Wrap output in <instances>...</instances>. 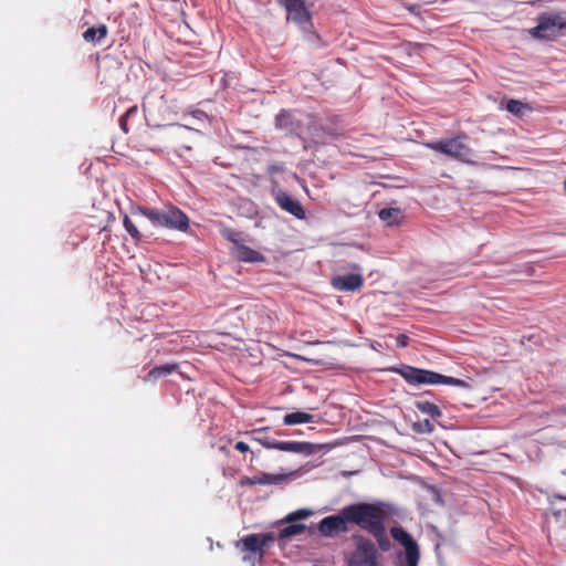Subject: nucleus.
I'll return each instance as SVG.
<instances>
[{
	"label": "nucleus",
	"instance_id": "30",
	"mask_svg": "<svg viewBox=\"0 0 566 566\" xmlns=\"http://www.w3.org/2000/svg\"><path fill=\"white\" fill-rule=\"evenodd\" d=\"M557 412L566 416V405L558 407Z\"/></svg>",
	"mask_w": 566,
	"mask_h": 566
},
{
	"label": "nucleus",
	"instance_id": "2",
	"mask_svg": "<svg viewBox=\"0 0 566 566\" xmlns=\"http://www.w3.org/2000/svg\"><path fill=\"white\" fill-rule=\"evenodd\" d=\"M275 539L274 533H253L237 541L234 546L242 554L244 563L255 566L263 560L266 549Z\"/></svg>",
	"mask_w": 566,
	"mask_h": 566
},
{
	"label": "nucleus",
	"instance_id": "32",
	"mask_svg": "<svg viewBox=\"0 0 566 566\" xmlns=\"http://www.w3.org/2000/svg\"><path fill=\"white\" fill-rule=\"evenodd\" d=\"M423 428H428V431L432 430V426L428 420L424 421Z\"/></svg>",
	"mask_w": 566,
	"mask_h": 566
},
{
	"label": "nucleus",
	"instance_id": "22",
	"mask_svg": "<svg viewBox=\"0 0 566 566\" xmlns=\"http://www.w3.org/2000/svg\"><path fill=\"white\" fill-rule=\"evenodd\" d=\"M506 109L515 116H523L525 109H530V107L521 101L510 99L506 103Z\"/></svg>",
	"mask_w": 566,
	"mask_h": 566
},
{
	"label": "nucleus",
	"instance_id": "14",
	"mask_svg": "<svg viewBox=\"0 0 566 566\" xmlns=\"http://www.w3.org/2000/svg\"><path fill=\"white\" fill-rule=\"evenodd\" d=\"M332 284L338 291H357L363 286L364 279L360 274H347L334 277Z\"/></svg>",
	"mask_w": 566,
	"mask_h": 566
},
{
	"label": "nucleus",
	"instance_id": "5",
	"mask_svg": "<svg viewBox=\"0 0 566 566\" xmlns=\"http://www.w3.org/2000/svg\"><path fill=\"white\" fill-rule=\"evenodd\" d=\"M394 370L411 385L442 384L455 387H468V382L462 379L444 376L436 371L420 369L408 365H405L401 368H395Z\"/></svg>",
	"mask_w": 566,
	"mask_h": 566
},
{
	"label": "nucleus",
	"instance_id": "29",
	"mask_svg": "<svg viewBox=\"0 0 566 566\" xmlns=\"http://www.w3.org/2000/svg\"><path fill=\"white\" fill-rule=\"evenodd\" d=\"M234 449L238 450L239 452H242V453H247L250 451V447L248 443H245L244 441H238L235 444H234Z\"/></svg>",
	"mask_w": 566,
	"mask_h": 566
},
{
	"label": "nucleus",
	"instance_id": "17",
	"mask_svg": "<svg viewBox=\"0 0 566 566\" xmlns=\"http://www.w3.org/2000/svg\"><path fill=\"white\" fill-rule=\"evenodd\" d=\"M178 369L177 364H165L161 366H156L153 369L149 370V373L145 376V381H155L161 377H165L167 375H170L175 370Z\"/></svg>",
	"mask_w": 566,
	"mask_h": 566
},
{
	"label": "nucleus",
	"instance_id": "4",
	"mask_svg": "<svg viewBox=\"0 0 566 566\" xmlns=\"http://www.w3.org/2000/svg\"><path fill=\"white\" fill-rule=\"evenodd\" d=\"M465 139L467 136L462 134L452 138L428 142L424 146L433 151L441 153L451 159L463 164L474 165L475 161L472 159L474 151L465 143Z\"/></svg>",
	"mask_w": 566,
	"mask_h": 566
},
{
	"label": "nucleus",
	"instance_id": "27",
	"mask_svg": "<svg viewBox=\"0 0 566 566\" xmlns=\"http://www.w3.org/2000/svg\"><path fill=\"white\" fill-rule=\"evenodd\" d=\"M223 235H224V238H226L227 240H229L230 242L234 243V247H235L237 244H240V243L238 242V238H239V235H240V234H239V232H237V231H234V230H226V231H224V233H223Z\"/></svg>",
	"mask_w": 566,
	"mask_h": 566
},
{
	"label": "nucleus",
	"instance_id": "26",
	"mask_svg": "<svg viewBox=\"0 0 566 566\" xmlns=\"http://www.w3.org/2000/svg\"><path fill=\"white\" fill-rule=\"evenodd\" d=\"M311 511L306 510V509H302V510H297L293 513H291L289 516H287V521L289 522H292V521H295V520H303V518H307L310 515H311Z\"/></svg>",
	"mask_w": 566,
	"mask_h": 566
},
{
	"label": "nucleus",
	"instance_id": "8",
	"mask_svg": "<svg viewBox=\"0 0 566 566\" xmlns=\"http://www.w3.org/2000/svg\"><path fill=\"white\" fill-rule=\"evenodd\" d=\"M279 6L286 12V21L293 22L302 31L311 32L313 19L310 6L305 0H276Z\"/></svg>",
	"mask_w": 566,
	"mask_h": 566
},
{
	"label": "nucleus",
	"instance_id": "1",
	"mask_svg": "<svg viewBox=\"0 0 566 566\" xmlns=\"http://www.w3.org/2000/svg\"><path fill=\"white\" fill-rule=\"evenodd\" d=\"M388 511L385 504L358 502L344 506L338 514L324 517L318 524V532L326 537H334L349 531L348 524L357 525L369 533L382 552L391 548L386 530Z\"/></svg>",
	"mask_w": 566,
	"mask_h": 566
},
{
	"label": "nucleus",
	"instance_id": "31",
	"mask_svg": "<svg viewBox=\"0 0 566 566\" xmlns=\"http://www.w3.org/2000/svg\"><path fill=\"white\" fill-rule=\"evenodd\" d=\"M423 428H428V431L432 430V426L428 420L424 421Z\"/></svg>",
	"mask_w": 566,
	"mask_h": 566
},
{
	"label": "nucleus",
	"instance_id": "18",
	"mask_svg": "<svg viewBox=\"0 0 566 566\" xmlns=\"http://www.w3.org/2000/svg\"><path fill=\"white\" fill-rule=\"evenodd\" d=\"M378 217L388 226H395L400 223L402 213L397 208H384L378 212Z\"/></svg>",
	"mask_w": 566,
	"mask_h": 566
},
{
	"label": "nucleus",
	"instance_id": "28",
	"mask_svg": "<svg viewBox=\"0 0 566 566\" xmlns=\"http://www.w3.org/2000/svg\"><path fill=\"white\" fill-rule=\"evenodd\" d=\"M409 340H410V338H409L407 335H405V334H399V335L396 337L397 346H398V347H401V348H403V347L408 346Z\"/></svg>",
	"mask_w": 566,
	"mask_h": 566
},
{
	"label": "nucleus",
	"instance_id": "19",
	"mask_svg": "<svg viewBox=\"0 0 566 566\" xmlns=\"http://www.w3.org/2000/svg\"><path fill=\"white\" fill-rule=\"evenodd\" d=\"M314 416L304 411H295L291 413H286L283 418V422L286 426H294L300 423H308L312 422Z\"/></svg>",
	"mask_w": 566,
	"mask_h": 566
},
{
	"label": "nucleus",
	"instance_id": "11",
	"mask_svg": "<svg viewBox=\"0 0 566 566\" xmlns=\"http://www.w3.org/2000/svg\"><path fill=\"white\" fill-rule=\"evenodd\" d=\"M390 534L405 548L403 554L399 555V566H418L420 548L415 538L400 526L391 527Z\"/></svg>",
	"mask_w": 566,
	"mask_h": 566
},
{
	"label": "nucleus",
	"instance_id": "24",
	"mask_svg": "<svg viewBox=\"0 0 566 566\" xmlns=\"http://www.w3.org/2000/svg\"><path fill=\"white\" fill-rule=\"evenodd\" d=\"M123 226L134 240L140 241L142 234H140L138 228L136 227V224L133 222V220L127 214H125L123 218Z\"/></svg>",
	"mask_w": 566,
	"mask_h": 566
},
{
	"label": "nucleus",
	"instance_id": "12",
	"mask_svg": "<svg viewBox=\"0 0 566 566\" xmlns=\"http://www.w3.org/2000/svg\"><path fill=\"white\" fill-rule=\"evenodd\" d=\"M289 475L285 473H266L260 472L253 476H242L239 481L241 486H253V485H277L285 482Z\"/></svg>",
	"mask_w": 566,
	"mask_h": 566
},
{
	"label": "nucleus",
	"instance_id": "9",
	"mask_svg": "<svg viewBox=\"0 0 566 566\" xmlns=\"http://www.w3.org/2000/svg\"><path fill=\"white\" fill-rule=\"evenodd\" d=\"M356 547L348 559V566H380L375 543L363 535H355Z\"/></svg>",
	"mask_w": 566,
	"mask_h": 566
},
{
	"label": "nucleus",
	"instance_id": "33",
	"mask_svg": "<svg viewBox=\"0 0 566 566\" xmlns=\"http://www.w3.org/2000/svg\"><path fill=\"white\" fill-rule=\"evenodd\" d=\"M559 499H562V500L566 501V496H559Z\"/></svg>",
	"mask_w": 566,
	"mask_h": 566
},
{
	"label": "nucleus",
	"instance_id": "6",
	"mask_svg": "<svg viewBox=\"0 0 566 566\" xmlns=\"http://www.w3.org/2000/svg\"><path fill=\"white\" fill-rule=\"evenodd\" d=\"M566 32V12H544L538 15L537 25L530 30L535 39L555 40Z\"/></svg>",
	"mask_w": 566,
	"mask_h": 566
},
{
	"label": "nucleus",
	"instance_id": "3",
	"mask_svg": "<svg viewBox=\"0 0 566 566\" xmlns=\"http://www.w3.org/2000/svg\"><path fill=\"white\" fill-rule=\"evenodd\" d=\"M137 213L146 217L155 227L179 231H187L189 228V218L177 207H167L161 210L138 207L133 214Z\"/></svg>",
	"mask_w": 566,
	"mask_h": 566
},
{
	"label": "nucleus",
	"instance_id": "13",
	"mask_svg": "<svg viewBox=\"0 0 566 566\" xmlns=\"http://www.w3.org/2000/svg\"><path fill=\"white\" fill-rule=\"evenodd\" d=\"M275 202L281 209L285 210L297 219L305 218V211L301 202L290 196L287 192L282 190L277 191L275 195Z\"/></svg>",
	"mask_w": 566,
	"mask_h": 566
},
{
	"label": "nucleus",
	"instance_id": "10",
	"mask_svg": "<svg viewBox=\"0 0 566 566\" xmlns=\"http://www.w3.org/2000/svg\"><path fill=\"white\" fill-rule=\"evenodd\" d=\"M268 428H261L255 430L258 434L254 437V440L258 441L261 446L266 449H275L284 452H293V453H303L306 455L313 454L316 452L317 448L315 444L310 442H298V441H277L271 439L265 436V431Z\"/></svg>",
	"mask_w": 566,
	"mask_h": 566
},
{
	"label": "nucleus",
	"instance_id": "21",
	"mask_svg": "<svg viewBox=\"0 0 566 566\" xmlns=\"http://www.w3.org/2000/svg\"><path fill=\"white\" fill-rule=\"evenodd\" d=\"M275 126L277 128L286 129L289 132L293 130L292 126V115L290 112L282 111L280 114L275 117Z\"/></svg>",
	"mask_w": 566,
	"mask_h": 566
},
{
	"label": "nucleus",
	"instance_id": "25",
	"mask_svg": "<svg viewBox=\"0 0 566 566\" xmlns=\"http://www.w3.org/2000/svg\"><path fill=\"white\" fill-rule=\"evenodd\" d=\"M138 113V107L136 105L129 107L120 117H119V127L120 129L127 134L129 132L128 128V119L132 116H136Z\"/></svg>",
	"mask_w": 566,
	"mask_h": 566
},
{
	"label": "nucleus",
	"instance_id": "20",
	"mask_svg": "<svg viewBox=\"0 0 566 566\" xmlns=\"http://www.w3.org/2000/svg\"><path fill=\"white\" fill-rule=\"evenodd\" d=\"M416 408L420 412L430 416L432 419H438L442 416V411L440 410V408L437 405L429 401H417Z\"/></svg>",
	"mask_w": 566,
	"mask_h": 566
},
{
	"label": "nucleus",
	"instance_id": "15",
	"mask_svg": "<svg viewBox=\"0 0 566 566\" xmlns=\"http://www.w3.org/2000/svg\"><path fill=\"white\" fill-rule=\"evenodd\" d=\"M232 253L239 261L242 262L259 263L264 261V256L260 252L241 243L233 248Z\"/></svg>",
	"mask_w": 566,
	"mask_h": 566
},
{
	"label": "nucleus",
	"instance_id": "7",
	"mask_svg": "<svg viewBox=\"0 0 566 566\" xmlns=\"http://www.w3.org/2000/svg\"><path fill=\"white\" fill-rule=\"evenodd\" d=\"M240 319L247 328L259 333L269 332L274 324L273 313L264 305L255 304L249 307L240 306L237 308Z\"/></svg>",
	"mask_w": 566,
	"mask_h": 566
},
{
	"label": "nucleus",
	"instance_id": "16",
	"mask_svg": "<svg viewBox=\"0 0 566 566\" xmlns=\"http://www.w3.org/2000/svg\"><path fill=\"white\" fill-rule=\"evenodd\" d=\"M108 34V28L105 24H99L97 28L92 27L83 32V39L86 42L91 43H99L103 41Z\"/></svg>",
	"mask_w": 566,
	"mask_h": 566
},
{
	"label": "nucleus",
	"instance_id": "23",
	"mask_svg": "<svg viewBox=\"0 0 566 566\" xmlns=\"http://www.w3.org/2000/svg\"><path fill=\"white\" fill-rule=\"evenodd\" d=\"M304 530L305 526L303 524H290L280 531L279 538H289L301 534Z\"/></svg>",
	"mask_w": 566,
	"mask_h": 566
}]
</instances>
